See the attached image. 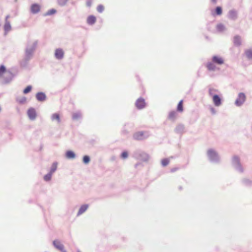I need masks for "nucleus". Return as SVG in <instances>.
<instances>
[{"label":"nucleus","instance_id":"24","mask_svg":"<svg viewBox=\"0 0 252 252\" xmlns=\"http://www.w3.org/2000/svg\"><path fill=\"white\" fill-rule=\"evenodd\" d=\"M81 114L79 112L74 113L72 115V118L73 120H77L81 118Z\"/></svg>","mask_w":252,"mask_h":252},{"label":"nucleus","instance_id":"35","mask_svg":"<svg viewBox=\"0 0 252 252\" xmlns=\"http://www.w3.org/2000/svg\"><path fill=\"white\" fill-rule=\"evenodd\" d=\"M104 10V7L103 5L100 4L97 7V10L98 12L101 13Z\"/></svg>","mask_w":252,"mask_h":252},{"label":"nucleus","instance_id":"50","mask_svg":"<svg viewBox=\"0 0 252 252\" xmlns=\"http://www.w3.org/2000/svg\"><path fill=\"white\" fill-rule=\"evenodd\" d=\"M77 252H81L79 250H78Z\"/></svg>","mask_w":252,"mask_h":252},{"label":"nucleus","instance_id":"31","mask_svg":"<svg viewBox=\"0 0 252 252\" xmlns=\"http://www.w3.org/2000/svg\"><path fill=\"white\" fill-rule=\"evenodd\" d=\"M218 90L214 88H210L209 89V94L210 96L213 97V95H216L215 93L217 92Z\"/></svg>","mask_w":252,"mask_h":252},{"label":"nucleus","instance_id":"17","mask_svg":"<svg viewBox=\"0 0 252 252\" xmlns=\"http://www.w3.org/2000/svg\"><path fill=\"white\" fill-rule=\"evenodd\" d=\"M31 10L33 14L37 13L40 10V6L38 4H33L31 6Z\"/></svg>","mask_w":252,"mask_h":252},{"label":"nucleus","instance_id":"22","mask_svg":"<svg viewBox=\"0 0 252 252\" xmlns=\"http://www.w3.org/2000/svg\"><path fill=\"white\" fill-rule=\"evenodd\" d=\"M216 29L219 32H222L225 30V27L223 24H219L216 26Z\"/></svg>","mask_w":252,"mask_h":252},{"label":"nucleus","instance_id":"32","mask_svg":"<svg viewBox=\"0 0 252 252\" xmlns=\"http://www.w3.org/2000/svg\"><path fill=\"white\" fill-rule=\"evenodd\" d=\"M90 161V158L89 156H84L83 158V162L84 164H88Z\"/></svg>","mask_w":252,"mask_h":252},{"label":"nucleus","instance_id":"5","mask_svg":"<svg viewBox=\"0 0 252 252\" xmlns=\"http://www.w3.org/2000/svg\"><path fill=\"white\" fill-rule=\"evenodd\" d=\"M135 157L138 160L144 162L148 161L149 156L144 152H139L135 155Z\"/></svg>","mask_w":252,"mask_h":252},{"label":"nucleus","instance_id":"9","mask_svg":"<svg viewBox=\"0 0 252 252\" xmlns=\"http://www.w3.org/2000/svg\"><path fill=\"white\" fill-rule=\"evenodd\" d=\"M54 247L62 252H66L64 248V246L58 240H54L53 242Z\"/></svg>","mask_w":252,"mask_h":252},{"label":"nucleus","instance_id":"49","mask_svg":"<svg viewBox=\"0 0 252 252\" xmlns=\"http://www.w3.org/2000/svg\"><path fill=\"white\" fill-rule=\"evenodd\" d=\"M179 189L181 190L182 189V187L181 186H180Z\"/></svg>","mask_w":252,"mask_h":252},{"label":"nucleus","instance_id":"26","mask_svg":"<svg viewBox=\"0 0 252 252\" xmlns=\"http://www.w3.org/2000/svg\"><path fill=\"white\" fill-rule=\"evenodd\" d=\"M243 184L246 186H251L252 185V181L249 179H244L242 180Z\"/></svg>","mask_w":252,"mask_h":252},{"label":"nucleus","instance_id":"29","mask_svg":"<svg viewBox=\"0 0 252 252\" xmlns=\"http://www.w3.org/2000/svg\"><path fill=\"white\" fill-rule=\"evenodd\" d=\"M177 113L175 111L170 112L169 114L168 118L170 119L174 120L176 117Z\"/></svg>","mask_w":252,"mask_h":252},{"label":"nucleus","instance_id":"28","mask_svg":"<svg viewBox=\"0 0 252 252\" xmlns=\"http://www.w3.org/2000/svg\"><path fill=\"white\" fill-rule=\"evenodd\" d=\"M177 110L179 112H182L183 111V100L179 101L177 106Z\"/></svg>","mask_w":252,"mask_h":252},{"label":"nucleus","instance_id":"13","mask_svg":"<svg viewBox=\"0 0 252 252\" xmlns=\"http://www.w3.org/2000/svg\"><path fill=\"white\" fill-rule=\"evenodd\" d=\"M36 98L38 101H43L46 100V95L44 93L38 92L36 94Z\"/></svg>","mask_w":252,"mask_h":252},{"label":"nucleus","instance_id":"25","mask_svg":"<svg viewBox=\"0 0 252 252\" xmlns=\"http://www.w3.org/2000/svg\"><path fill=\"white\" fill-rule=\"evenodd\" d=\"M57 168V162H55L52 164L49 172L53 174V173H54L56 171Z\"/></svg>","mask_w":252,"mask_h":252},{"label":"nucleus","instance_id":"4","mask_svg":"<svg viewBox=\"0 0 252 252\" xmlns=\"http://www.w3.org/2000/svg\"><path fill=\"white\" fill-rule=\"evenodd\" d=\"M246 100V96L244 93L238 94L237 98L235 101V104L238 107L241 106Z\"/></svg>","mask_w":252,"mask_h":252},{"label":"nucleus","instance_id":"27","mask_svg":"<svg viewBox=\"0 0 252 252\" xmlns=\"http://www.w3.org/2000/svg\"><path fill=\"white\" fill-rule=\"evenodd\" d=\"M246 57L249 59H252V50L249 49L245 51Z\"/></svg>","mask_w":252,"mask_h":252},{"label":"nucleus","instance_id":"39","mask_svg":"<svg viewBox=\"0 0 252 252\" xmlns=\"http://www.w3.org/2000/svg\"><path fill=\"white\" fill-rule=\"evenodd\" d=\"M56 13V10L54 9H51L47 13V15H51Z\"/></svg>","mask_w":252,"mask_h":252},{"label":"nucleus","instance_id":"48","mask_svg":"<svg viewBox=\"0 0 252 252\" xmlns=\"http://www.w3.org/2000/svg\"><path fill=\"white\" fill-rule=\"evenodd\" d=\"M212 0V1L213 2H214V3H216V1H217V0Z\"/></svg>","mask_w":252,"mask_h":252},{"label":"nucleus","instance_id":"10","mask_svg":"<svg viewBox=\"0 0 252 252\" xmlns=\"http://www.w3.org/2000/svg\"><path fill=\"white\" fill-rule=\"evenodd\" d=\"M145 132L143 131H139L133 134V138L135 140H141L145 139L146 136H145Z\"/></svg>","mask_w":252,"mask_h":252},{"label":"nucleus","instance_id":"16","mask_svg":"<svg viewBox=\"0 0 252 252\" xmlns=\"http://www.w3.org/2000/svg\"><path fill=\"white\" fill-rule=\"evenodd\" d=\"M9 17H5V23L4 25V30L5 32V34H6L7 33L11 30V25L10 23L7 21V19Z\"/></svg>","mask_w":252,"mask_h":252},{"label":"nucleus","instance_id":"11","mask_svg":"<svg viewBox=\"0 0 252 252\" xmlns=\"http://www.w3.org/2000/svg\"><path fill=\"white\" fill-rule=\"evenodd\" d=\"M212 61L213 63L217 64H222L224 63L223 59L222 58L217 56H214L212 57Z\"/></svg>","mask_w":252,"mask_h":252},{"label":"nucleus","instance_id":"18","mask_svg":"<svg viewBox=\"0 0 252 252\" xmlns=\"http://www.w3.org/2000/svg\"><path fill=\"white\" fill-rule=\"evenodd\" d=\"M89 205L88 204H84L81 206L77 213V216H79L84 213L88 208Z\"/></svg>","mask_w":252,"mask_h":252},{"label":"nucleus","instance_id":"41","mask_svg":"<svg viewBox=\"0 0 252 252\" xmlns=\"http://www.w3.org/2000/svg\"><path fill=\"white\" fill-rule=\"evenodd\" d=\"M68 0H58V3L61 5H64Z\"/></svg>","mask_w":252,"mask_h":252},{"label":"nucleus","instance_id":"37","mask_svg":"<svg viewBox=\"0 0 252 252\" xmlns=\"http://www.w3.org/2000/svg\"><path fill=\"white\" fill-rule=\"evenodd\" d=\"M18 102L20 104L24 103L26 101V98L25 96L21 97V98L17 100Z\"/></svg>","mask_w":252,"mask_h":252},{"label":"nucleus","instance_id":"34","mask_svg":"<svg viewBox=\"0 0 252 252\" xmlns=\"http://www.w3.org/2000/svg\"><path fill=\"white\" fill-rule=\"evenodd\" d=\"M32 89V86L31 85L28 86L24 90L23 93L25 94H27L30 93Z\"/></svg>","mask_w":252,"mask_h":252},{"label":"nucleus","instance_id":"38","mask_svg":"<svg viewBox=\"0 0 252 252\" xmlns=\"http://www.w3.org/2000/svg\"><path fill=\"white\" fill-rule=\"evenodd\" d=\"M216 13L217 15H220L222 13V10L220 7H217L216 9Z\"/></svg>","mask_w":252,"mask_h":252},{"label":"nucleus","instance_id":"23","mask_svg":"<svg viewBox=\"0 0 252 252\" xmlns=\"http://www.w3.org/2000/svg\"><path fill=\"white\" fill-rule=\"evenodd\" d=\"M51 119L52 121H57L58 123H60L61 122L60 115L57 113L53 114L51 116Z\"/></svg>","mask_w":252,"mask_h":252},{"label":"nucleus","instance_id":"36","mask_svg":"<svg viewBox=\"0 0 252 252\" xmlns=\"http://www.w3.org/2000/svg\"><path fill=\"white\" fill-rule=\"evenodd\" d=\"M128 157V153L126 151L123 152L121 155V158L123 159H126Z\"/></svg>","mask_w":252,"mask_h":252},{"label":"nucleus","instance_id":"45","mask_svg":"<svg viewBox=\"0 0 252 252\" xmlns=\"http://www.w3.org/2000/svg\"><path fill=\"white\" fill-rule=\"evenodd\" d=\"M140 163H137L135 165V167L136 168L138 165H140Z\"/></svg>","mask_w":252,"mask_h":252},{"label":"nucleus","instance_id":"2","mask_svg":"<svg viewBox=\"0 0 252 252\" xmlns=\"http://www.w3.org/2000/svg\"><path fill=\"white\" fill-rule=\"evenodd\" d=\"M209 160L212 162L218 163L220 161V157L218 153L213 149H210L207 153Z\"/></svg>","mask_w":252,"mask_h":252},{"label":"nucleus","instance_id":"14","mask_svg":"<svg viewBox=\"0 0 252 252\" xmlns=\"http://www.w3.org/2000/svg\"><path fill=\"white\" fill-rule=\"evenodd\" d=\"M175 131L178 134H182L185 132V126L183 124L178 125L175 129Z\"/></svg>","mask_w":252,"mask_h":252},{"label":"nucleus","instance_id":"33","mask_svg":"<svg viewBox=\"0 0 252 252\" xmlns=\"http://www.w3.org/2000/svg\"><path fill=\"white\" fill-rule=\"evenodd\" d=\"M169 163V160L167 158H165L161 160V165L164 167L167 166Z\"/></svg>","mask_w":252,"mask_h":252},{"label":"nucleus","instance_id":"30","mask_svg":"<svg viewBox=\"0 0 252 252\" xmlns=\"http://www.w3.org/2000/svg\"><path fill=\"white\" fill-rule=\"evenodd\" d=\"M52 173L49 172L44 176V180L46 182L50 181L52 178Z\"/></svg>","mask_w":252,"mask_h":252},{"label":"nucleus","instance_id":"47","mask_svg":"<svg viewBox=\"0 0 252 252\" xmlns=\"http://www.w3.org/2000/svg\"><path fill=\"white\" fill-rule=\"evenodd\" d=\"M123 133H124V134H126V133H127V132L126 131L124 130V131H123Z\"/></svg>","mask_w":252,"mask_h":252},{"label":"nucleus","instance_id":"40","mask_svg":"<svg viewBox=\"0 0 252 252\" xmlns=\"http://www.w3.org/2000/svg\"><path fill=\"white\" fill-rule=\"evenodd\" d=\"M6 70V68L3 65H1L0 66V75L4 73Z\"/></svg>","mask_w":252,"mask_h":252},{"label":"nucleus","instance_id":"43","mask_svg":"<svg viewBox=\"0 0 252 252\" xmlns=\"http://www.w3.org/2000/svg\"><path fill=\"white\" fill-rule=\"evenodd\" d=\"M178 169V168H177V167L173 168L171 169L170 171H171V172H174L176 171Z\"/></svg>","mask_w":252,"mask_h":252},{"label":"nucleus","instance_id":"3","mask_svg":"<svg viewBox=\"0 0 252 252\" xmlns=\"http://www.w3.org/2000/svg\"><path fill=\"white\" fill-rule=\"evenodd\" d=\"M232 164L234 168L240 173L244 172V169L240 163V158L237 156H234L232 159Z\"/></svg>","mask_w":252,"mask_h":252},{"label":"nucleus","instance_id":"15","mask_svg":"<svg viewBox=\"0 0 252 252\" xmlns=\"http://www.w3.org/2000/svg\"><path fill=\"white\" fill-rule=\"evenodd\" d=\"M206 67H207L208 70L209 71H215L216 69H219L217 67V66L215 65L213 62H208L206 63Z\"/></svg>","mask_w":252,"mask_h":252},{"label":"nucleus","instance_id":"12","mask_svg":"<svg viewBox=\"0 0 252 252\" xmlns=\"http://www.w3.org/2000/svg\"><path fill=\"white\" fill-rule=\"evenodd\" d=\"M213 102L216 106H219L221 104V99L219 95H214L212 97Z\"/></svg>","mask_w":252,"mask_h":252},{"label":"nucleus","instance_id":"46","mask_svg":"<svg viewBox=\"0 0 252 252\" xmlns=\"http://www.w3.org/2000/svg\"><path fill=\"white\" fill-rule=\"evenodd\" d=\"M230 17L231 18V19L232 20H235V18H236V17L232 16V17Z\"/></svg>","mask_w":252,"mask_h":252},{"label":"nucleus","instance_id":"42","mask_svg":"<svg viewBox=\"0 0 252 252\" xmlns=\"http://www.w3.org/2000/svg\"><path fill=\"white\" fill-rule=\"evenodd\" d=\"M92 0H87L86 1V5L88 6H90L92 4Z\"/></svg>","mask_w":252,"mask_h":252},{"label":"nucleus","instance_id":"44","mask_svg":"<svg viewBox=\"0 0 252 252\" xmlns=\"http://www.w3.org/2000/svg\"><path fill=\"white\" fill-rule=\"evenodd\" d=\"M211 110L213 114H214V113H215V111L214 108H211Z\"/></svg>","mask_w":252,"mask_h":252},{"label":"nucleus","instance_id":"21","mask_svg":"<svg viewBox=\"0 0 252 252\" xmlns=\"http://www.w3.org/2000/svg\"><path fill=\"white\" fill-rule=\"evenodd\" d=\"M96 21V17H88L87 22V23L90 25H92Z\"/></svg>","mask_w":252,"mask_h":252},{"label":"nucleus","instance_id":"19","mask_svg":"<svg viewBox=\"0 0 252 252\" xmlns=\"http://www.w3.org/2000/svg\"><path fill=\"white\" fill-rule=\"evenodd\" d=\"M75 154L74 152L68 150L65 153V157L68 159H73L75 158Z\"/></svg>","mask_w":252,"mask_h":252},{"label":"nucleus","instance_id":"1","mask_svg":"<svg viewBox=\"0 0 252 252\" xmlns=\"http://www.w3.org/2000/svg\"><path fill=\"white\" fill-rule=\"evenodd\" d=\"M37 45V41H34L33 42H28L25 50L24 57L21 63L22 65L24 66L26 65L29 62L32 58Z\"/></svg>","mask_w":252,"mask_h":252},{"label":"nucleus","instance_id":"6","mask_svg":"<svg viewBox=\"0 0 252 252\" xmlns=\"http://www.w3.org/2000/svg\"><path fill=\"white\" fill-rule=\"evenodd\" d=\"M27 114L31 120H34L36 119L37 114L34 108L31 107L28 110Z\"/></svg>","mask_w":252,"mask_h":252},{"label":"nucleus","instance_id":"8","mask_svg":"<svg viewBox=\"0 0 252 252\" xmlns=\"http://www.w3.org/2000/svg\"><path fill=\"white\" fill-rule=\"evenodd\" d=\"M55 57L58 60H62L64 57V52L61 48H58L55 50Z\"/></svg>","mask_w":252,"mask_h":252},{"label":"nucleus","instance_id":"7","mask_svg":"<svg viewBox=\"0 0 252 252\" xmlns=\"http://www.w3.org/2000/svg\"><path fill=\"white\" fill-rule=\"evenodd\" d=\"M135 106L138 109H142L145 106V101L144 98L140 97L135 102Z\"/></svg>","mask_w":252,"mask_h":252},{"label":"nucleus","instance_id":"20","mask_svg":"<svg viewBox=\"0 0 252 252\" xmlns=\"http://www.w3.org/2000/svg\"><path fill=\"white\" fill-rule=\"evenodd\" d=\"M234 44L236 46H239L241 45V37L239 35H236L233 39Z\"/></svg>","mask_w":252,"mask_h":252}]
</instances>
